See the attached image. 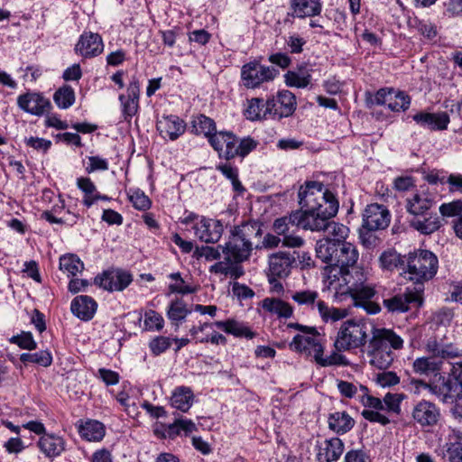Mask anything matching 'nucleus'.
<instances>
[{
    "label": "nucleus",
    "mask_w": 462,
    "mask_h": 462,
    "mask_svg": "<svg viewBox=\"0 0 462 462\" xmlns=\"http://www.w3.org/2000/svg\"><path fill=\"white\" fill-rule=\"evenodd\" d=\"M299 205L307 218L314 225L326 226L328 218H333L338 211L339 202L336 195L317 180H306L299 189Z\"/></svg>",
    "instance_id": "nucleus-1"
},
{
    "label": "nucleus",
    "mask_w": 462,
    "mask_h": 462,
    "mask_svg": "<svg viewBox=\"0 0 462 462\" xmlns=\"http://www.w3.org/2000/svg\"><path fill=\"white\" fill-rule=\"evenodd\" d=\"M438 268L439 260L433 252L427 249H415L407 254L404 273L407 280L418 286L415 290L420 292L423 289L424 282L436 275Z\"/></svg>",
    "instance_id": "nucleus-2"
},
{
    "label": "nucleus",
    "mask_w": 462,
    "mask_h": 462,
    "mask_svg": "<svg viewBox=\"0 0 462 462\" xmlns=\"http://www.w3.org/2000/svg\"><path fill=\"white\" fill-rule=\"evenodd\" d=\"M216 138L217 144L211 146L219 159L230 162L236 157L242 159L256 149L258 142L251 136L239 139L232 131H219Z\"/></svg>",
    "instance_id": "nucleus-3"
},
{
    "label": "nucleus",
    "mask_w": 462,
    "mask_h": 462,
    "mask_svg": "<svg viewBox=\"0 0 462 462\" xmlns=\"http://www.w3.org/2000/svg\"><path fill=\"white\" fill-rule=\"evenodd\" d=\"M366 326L361 321L347 319L337 332L334 347L338 352L359 348L366 344Z\"/></svg>",
    "instance_id": "nucleus-4"
},
{
    "label": "nucleus",
    "mask_w": 462,
    "mask_h": 462,
    "mask_svg": "<svg viewBox=\"0 0 462 462\" xmlns=\"http://www.w3.org/2000/svg\"><path fill=\"white\" fill-rule=\"evenodd\" d=\"M459 381L451 374H439L434 378L432 394L446 404L454 405L457 410H462V387Z\"/></svg>",
    "instance_id": "nucleus-5"
},
{
    "label": "nucleus",
    "mask_w": 462,
    "mask_h": 462,
    "mask_svg": "<svg viewBox=\"0 0 462 462\" xmlns=\"http://www.w3.org/2000/svg\"><path fill=\"white\" fill-rule=\"evenodd\" d=\"M279 70L273 66H264L257 60L244 64L241 68V80L247 89H254L262 84L273 80Z\"/></svg>",
    "instance_id": "nucleus-6"
},
{
    "label": "nucleus",
    "mask_w": 462,
    "mask_h": 462,
    "mask_svg": "<svg viewBox=\"0 0 462 462\" xmlns=\"http://www.w3.org/2000/svg\"><path fill=\"white\" fill-rule=\"evenodd\" d=\"M297 108L295 95L287 89L279 90L276 95L267 97V111L273 120L292 116Z\"/></svg>",
    "instance_id": "nucleus-7"
},
{
    "label": "nucleus",
    "mask_w": 462,
    "mask_h": 462,
    "mask_svg": "<svg viewBox=\"0 0 462 462\" xmlns=\"http://www.w3.org/2000/svg\"><path fill=\"white\" fill-rule=\"evenodd\" d=\"M213 327H216L223 330L226 334L233 335L236 337H245L247 339H252L256 336V333L254 332L244 322H240L234 319H228L226 320H219L211 323L205 322L203 324H200L199 326H193L189 329V334L195 338H197L199 337L198 335L199 332H203L208 328H212Z\"/></svg>",
    "instance_id": "nucleus-8"
},
{
    "label": "nucleus",
    "mask_w": 462,
    "mask_h": 462,
    "mask_svg": "<svg viewBox=\"0 0 462 462\" xmlns=\"http://www.w3.org/2000/svg\"><path fill=\"white\" fill-rule=\"evenodd\" d=\"M307 216L302 210H292L289 215L276 218L273 224V230L276 235L284 236L291 233V227L310 231L320 228V226L310 222Z\"/></svg>",
    "instance_id": "nucleus-9"
},
{
    "label": "nucleus",
    "mask_w": 462,
    "mask_h": 462,
    "mask_svg": "<svg viewBox=\"0 0 462 462\" xmlns=\"http://www.w3.org/2000/svg\"><path fill=\"white\" fill-rule=\"evenodd\" d=\"M268 281L280 289L282 285L278 279L286 278L291 273V268L296 264V257L289 252H278L269 256Z\"/></svg>",
    "instance_id": "nucleus-10"
},
{
    "label": "nucleus",
    "mask_w": 462,
    "mask_h": 462,
    "mask_svg": "<svg viewBox=\"0 0 462 462\" xmlns=\"http://www.w3.org/2000/svg\"><path fill=\"white\" fill-rule=\"evenodd\" d=\"M362 227L368 231L383 230L391 222V214L386 206L372 203L365 207L362 214Z\"/></svg>",
    "instance_id": "nucleus-11"
},
{
    "label": "nucleus",
    "mask_w": 462,
    "mask_h": 462,
    "mask_svg": "<svg viewBox=\"0 0 462 462\" xmlns=\"http://www.w3.org/2000/svg\"><path fill=\"white\" fill-rule=\"evenodd\" d=\"M435 195L429 191V189L417 190L411 198L405 200V209L411 218L421 217L429 215L431 208L436 205Z\"/></svg>",
    "instance_id": "nucleus-12"
},
{
    "label": "nucleus",
    "mask_w": 462,
    "mask_h": 462,
    "mask_svg": "<svg viewBox=\"0 0 462 462\" xmlns=\"http://www.w3.org/2000/svg\"><path fill=\"white\" fill-rule=\"evenodd\" d=\"M132 274L123 270H106L94 278V284L107 291H122L132 282Z\"/></svg>",
    "instance_id": "nucleus-13"
},
{
    "label": "nucleus",
    "mask_w": 462,
    "mask_h": 462,
    "mask_svg": "<svg viewBox=\"0 0 462 462\" xmlns=\"http://www.w3.org/2000/svg\"><path fill=\"white\" fill-rule=\"evenodd\" d=\"M338 275L339 288L335 285L334 289L337 291L336 294H340L341 296L346 295L352 290L361 286L366 282L367 279L364 269L356 265V263L338 271Z\"/></svg>",
    "instance_id": "nucleus-14"
},
{
    "label": "nucleus",
    "mask_w": 462,
    "mask_h": 462,
    "mask_svg": "<svg viewBox=\"0 0 462 462\" xmlns=\"http://www.w3.org/2000/svg\"><path fill=\"white\" fill-rule=\"evenodd\" d=\"M118 99L124 120L130 122L139 110L140 82L137 77H132L126 93L120 94Z\"/></svg>",
    "instance_id": "nucleus-15"
},
{
    "label": "nucleus",
    "mask_w": 462,
    "mask_h": 462,
    "mask_svg": "<svg viewBox=\"0 0 462 462\" xmlns=\"http://www.w3.org/2000/svg\"><path fill=\"white\" fill-rule=\"evenodd\" d=\"M411 416L413 420L421 428L436 426L441 417L439 408L430 401L420 400L414 404Z\"/></svg>",
    "instance_id": "nucleus-16"
},
{
    "label": "nucleus",
    "mask_w": 462,
    "mask_h": 462,
    "mask_svg": "<svg viewBox=\"0 0 462 462\" xmlns=\"http://www.w3.org/2000/svg\"><path fill=\"white\" fill-rule=\"evenodd\" d=\"M375 294L374 287L365 282L346 293L352 298L354 306L364 309L370 315L377 314L382 310L380 304L373 300Z\"/></svg>",
    "instance_id": "nucleus-17"
},
{
    "label": "nucleus",
    "mask_w": 462,
    "mask_h": 462,
    "mask_svg": "<svg viewBox=\"0 0 462 462\" xmlns=\"http://www.w3.org/2000/svg\"><path fill=\"white\" fill-rule=\"evenodd\" d=\"M17 106L23 111L41 116L51 109V101L40 92H26L17 97Z\"/></svg>",
    "instance_id": "nucleus-18"
},
{
    "label": "nucleus",
    "mask_w": 462,
    "mask_h": 462,
    "mask_svg": "<svg viewBox=\"0 0 462 462\" xmlns=\"http://www.w3.org/2000/svg\"><path fill=\"white\" fill-rule=\"evenodd\" d=\"M252 250L253 244H247L231 234L229 240L222 247V254L224 261L242 263L249 259Z\"/></svg>",
    "instance_id": "nucleus-19"
},
{
    "label": "nucleus",
    "mask_w": 462,
    "mask_h": 462,
    "mask_svg": "<svg viewBox=\"0 0 462 462\" xmlns=\"http://www.w3.org/2000/svg\"><path fill=\"white\" fill-rule=\"evenodd\" d=\"M75 52L85 59H91L103 52L104 43L102 37L92 32H84L75 45Z\"/></svg>",
    "instance_id": "nucleus-20"
},
{
    "label": "nucleus",
    "mask_w": 462,
    "mask_h": 462,
    "mask_svg": "<svg viewBox=\"0 0 462 462\" xmlns=\"http://www.w3.org/2000/svg\"><path fill=\"white\" fill-rule=\"evenodd\" d=\"M317 337L318 336H303L297 334L290 343V348L306 356H313L316 362L319 356H322L324 353V346Z\"/></svg>",
    "instance_id": "nucleus-21"
},
{
    "label": "nucleus",
    "mask_w": 462,
    "mask_h": 462,
    "mask_svg": "<svg viewBox=\"0 0 462 462\" xmlns=\"http://www.w3.org/2000/svg\"><path fill=\"white\" fill-rule=\"evenodd\" d=\"M315 448L318 462H336L342 456L345 445L341 439L333 437L325 439L323 442L317 441Z\"/></svg>",
    "instance_id": "nucleus-22"
},
{
    "label": "nucleus",
    "mask_w": 462,
    "mask_h": 462,
    "mask_svg": "<svg viewBox=\"0 0 462 462\" xmlns=\"http://www.w3.org/2000/svg\"><path fill=\"white\" fill-rule=\"evenodd\" d=\"M189 131L195 135H204L210 146L217 144L216 138L219 131L217 130V124L214 119L204 114L193 116L190 121Z\"/></svg>",
    "instance_id": "nucleus-23"
},
{
    "label": "nucleus",
    "mask_w": 462,
    "mask_h": 462,
    "mask_svg": "<svg viewBox=\"0 0 462 462\" xmlns=\"http://www.w3.org/2000/svg\"><path fill=\"white\" fill-rule=\"evenodd\" d=\"M359 253L356 246L353 244L337 238V250L334 252V260L331 266L338 268L341 271L354 263H357Z\"/></svg>",
    "instance_id": "nucleus-24"
},
{
    "label": "nucleus",
    "mask_w": 462,
    "mask_h": 462,
    "mask_svg": "<svg viewBox=\"0 0 462 462\" xmlns=\"http://www.w3.org/2000/svg\"><path fill=\"white\" fill-rule=\"evenodd\" d=\"M196 236L208 244L217 243L222 236L224 226L220 220L202 217L194 227Z\"/></svg>",
    "instance_id": "nucleus-25"
},
{
    "label": "nucleus",
    "mask_w": 462,
    "mask_h": 462,
    "mask_svg": "<svg viewBox=\"0 0 462 462\" xmlns=\"http://www.w3.org/2000/svg\"><path fill=\"white\" fill-rule=\"evenodd\" d=\"M412 119L422 127H428L431 131H443L447 130L450 118L448 113H429L420 111L414 116Z\"/></svg>",
    "instance_id": "nucleus-26"
},
{
    "label": "nucleus",
    "mask_w": 462,
    "mask_h": 462,
    "mask_svg": "<svg viewBox=\"0 0 462 462\" xmlns=\"http://www.w3.org/2000/svg\"><path fill=\"white\" fill-rule=\"evenodd\" d=\"M367 355L371 357L370 365L379 370L389 368L396 358L395 354L389 347L384 348L372 340L369 341Z\"/></svg>",
    "instance_id": "nucleus-27"
},
{
    "label": "nucleus",
    "mask_w": 462,
    "mask_h": 462,
    "mask_svg": "<svg viewBox=\"0 0 462 462\" xmlns=\"http://www.w3.org/2000/svg\"><path fill=\"white\" fill-rule=\"evenodd\" d=\"M288 16L304 19L319 15L322 10L321 0H290Z\"/></svg>",
    "instance_id": "nucleus-28"
},
{
    "label": "nucleus",
    "mask_w": 462,
    "mask_h": 462,
    "mask_svg": "<svg viewBox=\"0 0 462 462\" xmlns=\"http://www.w3.org/2000/svg\"><path fill=\"white\" fill-rule=\"evenodd\" d=\"M97 308L96 300L88 295L75 297L70 304V310L74 316L83 321H89L93 319Z\"/></svg>",
    "instance_id": "nucleus-29"
},
{
    "label": "nucleus",
    "mask_w": 462,
    "mask_h": 462,
    "mask_svg": "<svg viewBox=\"0 0 462 462\" xmlns=\"http://www.w3.org/2000/svg\"><path fill=\"white\" fill-rule=\"evenodd\" d=\"M376 345L389 347L392 351L402 350L404 346L403 338L391 328H374L371 339Z\"/></svg>",
    "instance_id": "nucleus-30"
},
{
    "label": "nucleus",
    "mask_w": 462,
    "mask_h": 462,
    "mask_svg": "<svg viewBox=\"0 0 462 462\" xmlns=\"http://www.w3.org/2000/svg\"><path fill=\"white\" fill-rule=\"evenodd\" d=\"M187 125L178 116H164L162 120L158 122L157 129L161 134L165 133L171 141L177 140L186 131Z\"/></svg>",
    "instance_id": "nucleus-31"
},
{
    "label": "nucleus",
    "mask_w": 462,
    "mask_h": 462,
    "mask_svg": "<svg viewBox=\"0 0 462 462\" xmlns=\"http://www.w3.org/2000/svg\"><path fill=\"white\" fill-rule=\"evenodd\" d=\"M37 445L48 457H59L65 450V440L56 434L46 433L41 436Z\"/></svg>",
    "instance_id": "nucleus-32"
},
{
    "label": "nucleus",
    "mask_w": 462,
    "mask_h": 462,
    "mask_svg": "<svg viewBox=\"0 0 462 462\" xmlns=\"http://www.w3.org/2000/svg\"><path fill=\"white\" fill-rule=\"evenodd\" d=\"M409 223L411 227L425 236L433 234L443 226L438 214L432 212L425 217L410 218Z\"/></svg>",
    "instance_id": "nucleus-33"
},
{
    "label": "nucleus",
    "mask_w": 462,
    "mask_h": 462,
    "mask_svg": "<svg viewBox=\"0 0 462 462\" xmlns=\"http://www.w3.org/2000/svg\"><path fill=\"white\" fill-rule=\"evenodd\" d=\"M78 431L83 439L97 442L104 439L106 434L105 425L97 420H80Z\"/></svg>",
    "instance_id": "nucleus-34"
},
{
    "label": "nucleus",
    "mask_w": 462,
    "mask_h": 462,
    "mask_svg": "<svg viewBox=\"0 0 462 462\" xmlns=\"http://www.w3.org/2000/svg\"><path fill=\"white\" fill-rule=\"evenodd\" d=\"M355 423V420L346 411H335L328 416V429L337 435L349 432Z\"/></svg>",
    "instance_id": "nucleus-35"
},
{
    "label": "nucleus",
    "mask_w": 462,
    "mask_h": 462,
    "mask_svg": "<svg viewBox=\"0 0 462 462\" xmlns=\"http://www.w3.org/2000/svg\"><path fill=\"white\" fill-rule=\"evenodd\" d=\"M417 295L396 294L383 300V305L390 313H405L410 310V303L416 301Z\"/></svg>",
    "instance_id": "nucleus-36"
},
{
    "label": "nucleus",
    "mask_w": 462,
    "mask_h": 462,
    "mask_svg": "<svg viewBox=\"0 0 462 462\" xmlns=\"http://www.w3.org/2000/svg\"><path fill=\"white\" fill-rule=\"evenodd\" d=\"M267 111V100L262 97H253L247 100V106L244 110L245 117L252 122L262 121L270 117Z\"/></svg>",
    "instance_id": "nucleus-37"
},
{
    "label": "nucleus",
    "mask_w": 462,
    "mask_h": 462,
    "mask_svg": "<svg viewBox=\"0 0 462 462\" xmlns=\"http://www.w3.org/2000/svg\"><path fill=\"white\" fill-rule=\"evenodd\" d=\"M194 394L192 390L187 386L175 388L171 397V404L173 408L187 412L192 406Z\"/></svg>",
    "instance_id": "nucleus-38"
},
{
    "label": "nucleus",
    "mask_w": 462,
    "mask_h": 462,
    "mask_svg": "<svg viewBox=\"0 0 462 462\" xmlns=\"http://www.w3.org/2000/svg\"><path fill=\"white\" fill-rule=\"evenodd\" d=\"M232 235H236L242 241L252 244V237H259L263 234L262 223L259 221L245 222L241 226H236L232 229Z\"/></svg>",
    "instance_id": "nucleus-39"
},
{
    "label": "nucleus",
    "mask_w": 462,
    "mask_h": 462,
    "mask_svg": "<svg viewBox=\"0 0 462 462\" xmlns=\"http://www.w3.org/2000/svg\"><path fill=\"white\" fill-rule=\"evenodd\" d=\"M190 313L191 310L189 309L187 303L182 298H176L172 300L167 310L168 319L176 326L182 323L186 317Z\"/></svg>",
    "instance_id": "nucleus-40"
},
{
    "label": "nucleus",
    "mask_w": 462,
    "mask_h": 462,
    "mask_svg": "<svg viewBox=\"0 0 462 462\" xmlns=\"http://www.w3.org/2000/svg\"><path fill=\"white\" fill-rule=\"evenodd\" d=\"M264 310L278 315L280 318H291L293 313L292 307L286 301L277 298H265L262 301Z\"/></svg>",
    "instance_id": "nucleus-41"
},
{
    "label": "nucleus",
    "mask_w": 462,
    "mask_h": 462,
    "mask_svg": "<svg viewBox=\"0 0 462 462\" xmlns=\"http://www.w3.org/2000/svg\"><path fill=\"white\" fill-rule=\"evenodd\" d=\"M337 238L319 239L316 245L317 257L331 266L334 260V252L337 250Z\"/></svg>",
    "instance_id": "nucleus-42"
},
{
    "label": "nucleus",
    "mask_w": 462,
    "mask_h": 462,
    "mask_svg": "<svg viewBox=\"0 0 462 462\" xmlns=\"http://www.w3.org/2000/svg\"><path fill=\"white\" fill-rule=\"evenodd\" d=\"M442 362L436 361L433 357L422 356L416 358L412 363V369L415 374L429 376L438 373L441 368Z\"/></svg>",
    "instance_id": "nucleus-43"
},
{
    "label": "nucleus",
    "mask_w": 462,
    "mask_h": 462,
    "mask_svg": "<svg viewBox=\"0 0 462 462\" xmlns=\"http://www.w3.org/2000/svg\"><path fill=\"white\" fill-rule=\"evenodd\" d=\"M76 96L73 88L69 85H63L53 94V101L60 109H68L75 103Z\"/></svg>",
    "instance_id": "nucleus-44"
},
{
    "label": "nucleus",
    "mask_w": 462,
    "mask_h": 462,
    "mask_svg": "<svg viewBox=\"0 0 462 462\" xmlns=\"http://www.w3.org/2000/svg\"><path fill=\"white\" fill-rule=\"evenodd\" d=\"M209 272L212 273H220L230 275L233 279H238L244 275V268L240 263H227L226 261H219L211 265Z\"/></svg>",
    "instance_id": "nucleus-45"
},
{
    "label": "nucleus",
    "mask_w": 462,
    "mask_h": 462,
    "mask_svg": "<svg viewBox=\"0 0 462 462\" xmlns=\"http://www.w3.org/2000/svg\"><path fill=\"white\" fill-rule=\"evenodd\" d=\"M60 269L68 273V276H76L82 272L84 263L77 254H68L60 258Z\"/></svg>",
    "instance_id": "nucleus-46"
},
{
    "label": "nucleus",
    "mask_w": 462,
    "mask_h": 462,
    "mask_svg": "<svg viewBox=\"0 0 462 462\" xmlns=\"http://www.w3.org/2000/svg\"><path fill=\"white\" fill-rule=\"evenodd\" d=\"M407 255L402 256L395 251H385L380 256V263L383 269L393 271L396 268L406 267Z\"/></svg>",
    "instance_id": "nucleus-47"
},
{
    "label": "nucleus",
    "mask_w": 462,
    "mask_h": 462,
    "mask_svg": "<svg viewBox=\"0 0 462 462\" xmlns=\"http://www.w3.org/2000/svg\"><path fill=\"white\" fill-rule=\"evenodd\" d=\"M20 360L24 365L36 364L43 367H48L52 364V356L48 350H41L36 353H23L20 356Z\"/></svg>",
    "instance_id": "nucleus-48"
},
{
    "label": "nucleus",
    "mask_w": 462,
    "mask_h": 462,
    "mask_svg": "<svg viewBox=\"0 0 462 462\" xmlns=\"http://www.w3.org/2000/svg\"><path fill=\"white\" fill-rule=\"evenodd\" d=\"M395 89L393 88H382L376 91L374 95L370 92L365 93V102L367 106L371 107L374 105L383 106L389 103Z\"/></svg>",
    "instance_id": "nucleus-49"
},
{
    "label": "nucleus",
    "mask_w": 462,
    "mask_h": 462,
    "mask_svg": "<svg viewBox=\"0 0 462 462\" xmlns=\"http://www.w3.org/2000/svg\"><path fill=\"white\" fill-rule=\"evenodd\" d=\"M317 307L325 322L328 320L337 321L347 316V310L346 309L329 308L323 300H319Z\"/></svg>",
    "instance_id": "nucleus-50"
},
{
    "label": "nucleus",
    "mask_w": 462,
    "mask_h": 462,
    "mask_svg": "<svg viewBox=\"0 0 462 462\" xmlns=\"http://www.w3.org/2000/svg\"><path fill=\"white\" fill-rule=\"evenodd\" d=\"M411 97L404 91L395 90L387 107L393 112L406 111L409 109Z\"/></svg>",
    "instance_id": "nucleus-51"
},
{
    "label": "nucleus",
    "mask_w": 462,
    "mask_h": 462,
    "mask_svg": "<svg viewBox=\"0 0 462 462\" xmlns=\"http://www.w3.org/2000/svg\"><path fill=\"white\" fill-rule=\"evenodd\" d=\"M284 79L285 84L288 87L303 88L310 84L311 80V75L308 72L306 74L300 75L298 72L289 70L284 74Z\"/></svg>",
    "instance_id": "nucleus-52"
},
{
    "label": "nucleus",
    "mask_w": 462,
    "mask_h": 462,
    "mask_svg": "<svg viewBox=\"0 0 462 462\" xmlns=\"http://www.w3.org/2000/svg\"><path fill=\"white\" fill-rule=\"evenodd\" d=\"M129 200L132 202L133 207L140 211L148 210L152 206V201L144 192L139 189L133 191L128 195Z\"/></svg>",
    "instance_id": "nucleus-53"
},
{
    "label": "nucleus",
    "mask_w": 462,
    "mask_h": 462,
    "mask_svg": "<svg viewBox=\"0 0 462 462\" xmlns=\"http://www.w3.org/2000/svg\"><path fill=\"white\" fill-rule=\"evenodd\" d=\"M439 211L443 217H459L462 216V199L442 203L439 206Z\"/></svg>",
    "instance_id": "nucleus-54"
},
{
    "label": "nucleus",
    "mask_w": 462,
    "mask_h": 462,
    "mask_svg": "<svg viewBox=\"0 0 462 462\" xmlns=\"http://www.w3.org/2000/svg\"><path fill=\"white\" fill-rule=\"evenodd\" d=\"M10 342L16 344L20 348L26 350H34L37 347V343L33 339L31 332L23 331L21 334L13 336Z\"/></svg>",
    "instance_id": "nucleus-55"
},
{
    "label": "nucleus",
    "mask_w": 462,
    "mask_h": 462,
    "mask_svg": "<svg viewBox=\"0 0 462 462\" xmlns=\"http://www.w3.org/2000/svg\"><path fill=\"white\" fill-rule=\"evenodd\" d=\"M223 245H217V247L202 245L201 247H196L194 251V256L196 258L205 257L207 261L218 260L221 257Z\"/></svg>",
    "instance_id": "nucleus-56"
},
{
    "label": "nucleus",
    "mask_w": 462,
    "mask_h": 462,
    "mask_svg": "<svg viewBox=\"0 0 462 462\" xmlns=\"http://www.w3.org/2000/svg\"><path fill=\"white\" fill-rule=\"evenodd\" d=\"M172 343V338L164 336H157L149 343V347L152 355L160 356L168 350Z\"/></svg>",
    "instance_id": "nucleus-57"
},
{
    "label": "nucleus",
    "mask_w": 462,
    "mask_h": 462,
    "mask_svg": "<svg viewBox=\"0 0 462 462\" xmlns=\"http://www.w3.org/2000/svg\"><path fill=\"white\" fill-rule=\"evenodd\" d=\"M77 187L84 193L82 203L85 206L87 199H92L97 190L95 183L88 177H79L77 179Z\"/></svg>",
    "instance_id": "nucleus-58"
},
{
    "label": "nucleus",
    "mask_w": 462,
    "mask_h": 462,
    "mask_svg": "<svg viewBox=\"0 0 462 462\" xmlns=\"http://www.w3.org/2000/svg\"><path fill=\"white\" fill-rule=\"evenodd\" d=\"M404 398L403 393H388L383 399V403L385 405L387 411L396 414L401 413V402Z\"/></svg>",
    "instance_id": "nucleus-59"
},
{
    "label": "nucleus",
    "mask_w": 462,
    "mask_h": 462,
    "mask_svg": "<svg viewBox=\"0 0 462 462\" xmlns=\"http://www.w3.org/2000/svg\"><path fill=\"white\" fill-rule=\"evenodd\" d=\"M318 365L323 367L327 366H332V365H347L348 361L346 357L340 354L338 351L333 352L330 356L328 357H323L322 356H319L318 360L316 361Z\"/></svg>",
    "instance_id": "nucleus-60"
},
{
    "label": "nucleus",
    "mask_w": 462,
    "mask_h": 462,
    "mask_svg": "<svg viewBox=\"0 0 462 462\" xmlns=\"http://www.w3.org/2000/svg\"><path fill=\"white\" fill-rule=\"evenodd\" d=\"M319 298V293L315 291L305 290L296 291L291 295V299L299 305L313 306Z\"/></svg>",
    "instance_id": "nucleus-61"
},
{
    "label": "nucleus",
    "mask_w": 462,
    "mask_h": 462,
    "mask_svg": "<svg viewBox=\"0 0 462 462\" xmlns=\"http://www.w3.org/2000/svg\"><path fill=\"white\" fill-rule=\"evenodd\" d=\"M331 219L332 218L327 219L326 226L319 229H311V231H328L329 234L337 236V238L345 240V237L346 236L348 232V228L342 224H338L336 223L335 221H332Z\"/></svg>",
    "instance_id": "nucleus-62"
},
{
    "label": "nucleus",
    "mask_w": 462,
    "mask_h": 462,
    "mask_svg": "<svg viewBox=\"0 0 462 462\" xmlns=\"http://www.w3.org/2000/svg\"><path fill=\"white\" fill-rule=\"evenodd\" d=\"M144 325L149 330H161L164 326V319L161 314L150 310L145 313Z\"/></svg>",
    "instance_id": "nucleus-63"
},
{
    "label": "nucleus",
    "mask_w": 462,
    "mask_h": 462,
    "mask_svg": "<svg viewBox=\"0 0 462 462\" xmlns=\"http://www.w3.org/2000/svg\"><path fill=\"white\" fill-rule=\"evenodd\" d=\"M286 45L291 54H300L303 51V46L306 44V40L299 34L290 35L286 39Z\"/></svg>",
    "instance_id": "nucleus-64"
}]
</instances>
